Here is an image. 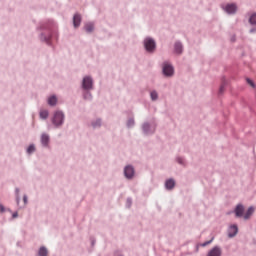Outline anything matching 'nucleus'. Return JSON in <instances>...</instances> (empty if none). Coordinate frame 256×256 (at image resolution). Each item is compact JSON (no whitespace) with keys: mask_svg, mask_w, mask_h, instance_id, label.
<instances>
[{"mask_svg":"<svg viewBox=\"0 0 256 256\" xmlns=\"http://www.w3.org/2000/svg\"><path fill=\"white\" fill-rule=\"evenodd\" d=\"M24 203H27V196L23 197Z\"/></svg>","mask_w":256,"mask_h":256,"instance_id":"nucleus-29","label":"nucleus"},{"mask_svg":"<svg viewBox=\"0 0 256 256\" xmlns=\"http://www.w3.org/2000/svg\"><path fill=\"white\" fill-rule=\"evenodd\" d=\"M63 119H65V116L63 115V112L57 111L54 114L52 122L56 127H59V125H63Z\"/></svg>","mask_w":256,"mask_h":256,"instance_id":"nucleus-1","label":"nucleus"},{"mask_svg":"<svg viewBox=\"0 0 256 256\" xmlns=\"http://www.w3.org/2000/svg\"><path fill=\"white\" fill-rule=\"evenodd\" d=\"M47 117H49V111L41 110L40 111V119H47Z\"/></svg>","mask_w":256,"mask_h":256,"instance_id":"nucleus-16","label":"nucleus"},{"mask_svg":"<svg viewBox=\"0 0 256 256\" xmlns=\"http://www.w3.org/2000/svg\"><path fill=\"white\" fill-rule=\"evenodd\" d=\"M85 31H87V33H91V31H93V23L86 24Z\"/></svg>","mask_w":256,"mask_h":256,"instance_id":"nucleus-18","label":"nucleus"},{"mask_svg":"<svg viewBox=\"0 0 256 256\" xmlns=\"http://www.w3.org/2000/svg\"><path fill=\"white\" fill-rule=\"evenodd\" d=\"M41 143H42V145L47 146L48 143H49V135L42 134V136H41Z\"/></svg>","mask_w":256,"mask_h":256,"instance_id":"nucleus-13","label":"nucleus"},{"mask_svg":"<svg viewBox=\"0 0 256 256\" xmlns=\"http://www.w3.org/2000/svg\"><path fill=\"white\" fill-rule=\"evenodd\" d=\"M133 123H134L133 120H129L128 121V127H131V125H133Z\"/></svg>","mask_w":256,"mask_h":256,"instance_id":"nucleus-26","label":"nucleus"},{"mask_svg":"<svg viewBox=\"0 0 256 256\" xmlns=\"http://www.w3.org/2000/svg\"><path fill=\"white\" fill-rule=\"evenodd\" d=\"M18 216H19V214H17V213H14V214L12 215L13 219H16V217H18Z\"/></svg>","mask_w":256,"mask_h":256,"instance_id":"nucleus-28","label":"nucleus"},{"mask_svg":"<svg viewBox=\"0 0 256 256\" xmlns=\"http://www.w3.org/2000/svg\"><path fill=\"white\" fill-rule=\"evenodd\" d=\"M174 49L175 53L181 54L183 51V45H181V43H176Z\"/></svg>","mask_w":256,"mask_h":256,"instance_id":"nucleus-14","label":"nucleus"},{"mask_svg":"<svg viewBox=\"0 0 256 256\" xmlns=\"http://www.w3.org/2000/svg\"><path fill=\"white\" fill-rule=\"evenodd\" d=\"M249 22L251 23V25H256V13L250 17Z\"/></svg>","mask_w":256,"mask_h":256,"instance_id":"nucleus-19","label":"nucleus"},{"mask_svg":"<svg viewBox=\"0 0 256 256\" xmlns=\"http://www.w3.org/2000/svg\"><path fill=\"white\" fill-rule=\"evenodd\" d=\"M143 129H144V131L147 133V131H148V129H149V124H148V123L144 124V125H143Z\"/></svg>","mask_w":256,"mask_h":256,"instance_id":"nucleus-24","label":"nucleus"},{"mask_svg":"<svg viewBox=\"0 0 256 256\" xmlns=\"http://www.w3.org/2000/svg\"><path fill=\"white\" fill-rule=\"evenodd\" d=\"M124 175L127 179H131L135 175V169L132 166H126L124 169Z\"/></svg>","mask_w":256,"mask_h":256,"instance_id":"nucleus-5","label":"nucleus"},{"mask_svg":"<svg viewBox=\"0 0 256 256\" xmlns=\"http://www.w3.org/2000/svg\"><path fill=\"white\" fill-rule=\"evenodd\" d=\"M48 105H51L52 107L57 105V97L51 96L48 98Z\"/></svg>","mask_w":256,"mask_h":256,"instance_id":"nucleus-15","label":"nucleus"},{"mask_svg":"<svg viewBox=\"0 0 256 256\" xmlns=\"http://www.w3.org/2000/svg\"><path fill=\"white\" fill-rule=\"evenodd\" d=\"M73 25L75 28L79 27L81 25V15L75 14L73 17Z\"/></svg>","mask_w":256,"mask_h":256,"instance_id":"nucleus-8","label":"nucleus"},{"mask_svg":"<svg viewBox=\"0 0 256 256\" xmlns=\"http://www.w3.org/2000/svg\"><path fill=\"white\" fill-rule=\"evenodd\" d=\"M226 13H229V15L235 13L237 11V6L235 4H228L225 7Z\"/></svg>","mask_w":256,"mask_h":256,"instance_id":"nucleus-6","label":"nucleus"},{"mask_svg":"<svg viewBox=\"0 0 256 256\" xmlns=\"http://www.w3.org/2000/svg\"><path fill=\"white\" fill-rule=\"evenodd\" d=\"M82 87L83 89H93V79L89 76L84 77Z\"/></svg>","mask_w":256,"mask_h":256,"instance_id":"nucleus-3","label":"nucleus"},{"mask_svg":"<svg viewBox=\"0 0 256 256\" xmlns=\"http://www.w3.org/2000/svg\"><path fill=\"white\" fill-rule=\"evenodd\" d=\"M0 211H1V213H3L5 211V208L1 204H0Z\"/></svg>","mask_w":256,"mask_h":256,"instance_id":"nucleus-27","label":"nucleus"},{"mask_svg":"<svg viewBox=\"0 0 256 256\" xmlns=\"http://www.w3.org/2000/svg\"><path fill=\"white\" fill-rule=\"evenodd\" d=\"M253 213H255V208L250 207L245 213L244 219H249L253 215Z\"/></svg>","mask_w":256,"mask_h":256,"instance_id":"nucleus-12","label":"nucleus"},{"mask_svg":"<svg viewBox=\"0 0 256 256\" xmlns=\"http://www.w3.org/2000/svg\"><path fill=\"white\" fill-rule=\"evenodd\" d=\"M210 243H213V238L209 241H206L202 244V247H207V245H210Z\"/></svg>","mask_w":256,"mask_h":256,"instance_id":"nucleus-23","label":"nucleus"},{"mask_svg":"<svg viewBox=\"0 0 256 256\" xmlns=\"http://www.w3.org/2000/svg\"><path fill=\"white\" fill-rule=\"evenodd\" d=\"M246 82L248 83V85H250V87H253V89H255V82H253V80L247 78Z\"/></svg>","mask_w":256,"mask_h":256,"instance_id":"nucleus-20","label":"nucleus"},{"mask_svg":"<svg viewBox=\"0 0 256 256\" xmlns=\"http://www.w3.org/2000/svg\"><path fill=\"white\" fill-rule=\"evenodd\" d=\"M101 125V120H97L96 124H93V127H99Z\"/></svg>","mask_w":256,"mask_h":256,"instance_id":"nucleus-25","label":"nucleus"},{"mask_svg":"<svg viewBox=\"0 0 256 256\" xmlns=\"http://www.w3.org/2000/svg\"><path fill=\"white\" fill-rule=\"evenodd\" d=\"M38 254H39V256H47V254H48L47 248L41 247V248L39 249Z\"/></svg>","mask_w":256,"mask_h":256,"instance_id":"nucleus-17","label":"nucleus"},{"mask_svg":"<svg viewBox=\"0 0 256 256\" xmlns=\"http://www.w3.org/2000/svg\"><path fill=\"white\" fill-rule=\"evenodd\" d=\"M35 151V146L34 145H30L27 149V153H33Z\"/></svg>","mask_w":256,"mask_h":256,"instance_id":"nucleus-22","label":"nucleus"},{"mask_svg":"<svg viewBox=\"0 0 256 256\" xmlns=\"http://www.w3.org/2000/svg\"><path fill=\"white\" fill-rule=\"evenodd\" d=\"M237 231H238L237 225L230 226L228 230L229 237H235L237 235Z\"/></svg>","mask_w":256,"mask_h":256,"instance_id":"nucleus-7","label":"nucleus"},{"mask_svg":"<svg viewBox=\"0 0 256 256\" xmlns=\"http://www.w3.org/2000/svg\"><path fill=\"white\" fill-rule=\"evenodd\" d=\"M179 163H183V161L179 160Z\"/></svg>","mask_w":256,"mask_h":256,"instance_id":"nucleus-31","label":"nucleus"},{"mask_svg":"<svg viewBox=\"0 0 256 256\" xmlns=\"http://www.w3.org/2000/svg\"><path fill=\"white\" fill-rule=\"evenodd\" d=\"M173 66H171V64L168 63H164L163 65V73L166 77H171V75H173Z\"/></svg>","mask_w":256,"mask_h":256,"instance_id":"nucleus-4","label":"nucleus"},{"mask_svg":"<svg viewBox=\"0 0 256 256\" xmlns=\"http://www.w3.org/2000/svg\"><path fill=\"white\" fill-rule=\"evenodd\" d=\"M166 189H173L175 187V180L169 179L165 183Z\"/></svg>","mask_w":256,"mask_h":256,"instance_id":"nucleus-11","label":"nucleus"},{"mask_svg":"<svg viewBox=\"0 0 256 256\" xmlns=\"http://www.w3.org/2000/svg\"><path fill=\"white\" fill-rule=\"evenodd\" d=\"M208 256H221V248L214 247L209 253Z\"/></svg>","mask_w":256,"mask_h":256,"instance_id":"nucleus-9","label":"nucleus"},{"mask_svg":"<svg viewBox=\"0 0 256 256\" xmlns=\"http://www.w3.org/2000/svg\"><path fill=\"white\" fill-rule=\"evenodd\" d=\"M243 205H238L235 209L236 217H243Z\"/></svg>","mask_w":256,"mask_h":256,"instance_id":"nucleus-10","label":"nucleus"},{"mask_svg":"<svg viewBox=\"0 0 256 256\" xmlns=\"http://www.w3.org/2000/svg\"><path fill=\"white\" fill-rule=\"evenodd\" d=\"M150 96H151L152 101H156V99L158 97L157 92H155V91L151 92Z\"/></svg>","mask_w":256,"mask_h":256,"instance_id":"nucleus-21","label":"nucleus"},{"mask_svg":"<svg viewBox=\"0 0 256 256\" xmlns=\"http://www.w3.org/2000/svg\"><path fill=\"white\" fill-rule=\"evenodd\" d=\"M223 89H224V87L221 86V87H220V93H223Z\"/></svg>","mask_w":256,"mask_h":256,"instance_id":"nucleus-30","label":"nucleus"},{"mask_svg":"<svg viewBox=\"0 0 256 256\" xmlns=\"http://www.w3.org/2000/svg\"><path fill=\"white\" fill-rule=\"evenodd\" d=\"M144 47L146 51H148L149 53H153V51H155V40L151 38H146L144 41Z\"/></svg>","mask_w":256,"mask_h":256,"instance_id":"nucleus-2","label":"nucleus"}]
</instances>
